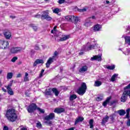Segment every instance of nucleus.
I'll return each instance as SVG.
<instances>
[{
	"label": "nucleus",
	"instance_id": "obj_15",
	"mask_svg": "<svg viewBox=\"0 0 130 130\" xmlns=\"http://www.w3.org/2000/svg\"><path fill=\"white\" fill-rule=\"evenodd\" d=\"M87 70L88 67L87 66H84L79 69V73H85V72H87Z\"/></svg>",
	"mask_w": 130,
	"mask_h": 130
},
{
	"label": "nucleus",
	"instance_id": "obj_36",
	"mask_svg": "<svg viewBox=\"0 0 130 130\" xmlns=\"http://www.w3.org/2000/svg\"><path fill=\"white\" fill-rule=\"evenodd\" d=\"M30 27H31L32 28V29L34 30V31H37L38 28H37L36 25H35V24H30Z\"/></svg>",
	"mask_w": 130,
	"mask_h": 130
},
{
	"label": "nucleus",
	"instance_id": "obj_3",
	"mask_svg": "<svg viewBox=\"0 0 130 130\" xmlns=\"http://www.w3.org/2000/svg\"><path fill=\"white\" fill-rule=\"evenodd\" d=\"M58 58V53L57 51H55L51 57H49L48 60H47L46 66V68H49L51 64L54 61V60H56Z\"/></svg>",
	"mask_w": 130,
	"mask_h": 130
},
{
	"label": "nucleus",
	"instance_id": "obj_37",
	"mask_svg": "<svg viewBox=\"0 0 130 130\" xmlns=\"http://www.w3.org/2000/svg\"><path fill=\"white\" fill-rule=\"evenodd\" d=\"M56 28H57V26H55L53 29L51 30V33H52V34H54V33H56V31H57V29H56Z\"/></svg>",
	"mask_w": 130,
	"mask_h": 130
},
{
	"label": "nucleus",
	"instance_id": "obj_22",
	"mask_svg": "<svg viewBox=\"0 0 130 130\" xmlns=\"http://www.w3.org/2000/svg\"><path fill=\"white\" fill-rule=\"evenodd\" d=\"M102 85V82L96 80L94 82V87H100Z\"/></svg>",
	"mask_w": 130,
	"mask_h": 130
},
{
	"label": "nucleus",
	"instance_id": "obj_31",
	"mask_svg": "<svg viewBox=\"0 0 130 130\" xmlns=\"http://www.w3.org/2000/svg\"><path fill=\"white\" fill-rule=\"evenodd\" d=\"M106 69L108 70H114L115 69V66L112 65V66H107Z\"/></svg>",
	"mask_w": 130,
	"mask_h": 130
},
{
	"label": "nucleus",
	"instance_id": "obj_8",
	"mask_svg": "<svg viewBox=\"0 0 130 130\" xmlns=\"http://www.w3.org/2000/svg\"><path fill=\"white\" fill-rule=\"evenodd\" d=\"M9 44L7 41L0 40V48L2 49H6V48L9 47Z\"/></svg>",
	"mask_w": 130,
	"mask_h": 130
},
{
	"label": "nucleus",
	"instance_id": "obj_26",
	"mask_svg": "<svg viewBox=\"0 0 130 130\" xmlns=\"http://www.w3.org/2000/svg\"><path fill=\"white\" fill-rule=\"evenodd\" d=\"M70 101H73L75 99H77V95L76 94H71L69 98Z\"/></svg>",
	"mask_w": 130,
	"mask_h": 130
},
{
	"label": "nucleus",
	"instance_id": "obj_48",
	"mask_svg": "<svg viewBox=\"0 0 130 130\" xmlns=\"http://www.w3.org/2000/svg\"><path fill=\"white\" fill-rule=\"evenodd\" d=\"M87 8L85 7L83 9H80L79 10V12H86V11H87Z\"/></svg>",
	"mask_w": 130,
	"mask_h": 130
},
{
	"label": "nucleus",
	"instance_id": "obj_44",
	"mask_svg": "<svg viewBox=\"0 0 130 130\" xmlns=\"http://www.w3.org/2000/svg\"><path fill=\"white\" fill-rule=\"evenodd\" d=\"M45 20H47V21H51V20H52V18L49 16V15H48V17L46 18Z\"/></svg>",
	"mask_w": 130,
	"mask_h": 130
},
{
	"label": "nucleus",
	"instance_id": "obj_7",
	"mask_svg": "<svg viewBox=\"0 0 130 130\" xmlns=\"http://www.w3.org/2000/svg\"><path fill=\"white\" fill-rule=\"evenodd\" d=\"M22 51V48L21 47H13L10 49V52L12 54H16V53H19Z\"/></svg>",
	"mask_w": 130,
	"mask_h": 130
},
{
	"label": "nucleus",
	"instance_id": "obj_58",
	"mask_svg": "<svg viewBox=\"0 0 130 130\" xmlns=\"http://www.w3.org/2000/svg\"><path fill=\"white\" fill-rule=\"evenodd\" d=\"M129 112H130V109L129 108L126 109V114H129Z\"/></svg>",
	"mask_w": 130,
	"mask_h": 130
},
{
	"label": "nucleus",
	"instance_id": "obj_52",
	"mask_svg": "<svg viewBox=\"0 0 130 130\" xmlns=\"http://www.w3.org/2000/svg\"><path fill=\"white\" fill-rule=\"evenodd\" d=\"M34 17L35 18H40V17H41V15H40L39 14H37V15H34Z\"/></svg>",
	"mask_w": 130,
	"mask_h": 130
},
{
	"label": "nucleus",
	"instance_id": "obj_38",
	"mask_svg": "<svg viewBox=\"0 0 130 130\" xmlns=\"http://www.w3.org/2000/svg\"><path fill=\"white\" fill-rule=\"evenodd\" d=\"M37 109L38 110V111H39V112H40V113H44L45 112V111L44 110V109H41L40 108H37Z\"/></svg>",
	"mask_w": 130,
	"mask_h": 130
},
{
	"label": "nucleus",
	"instance_id": "obj_64",
	"mask_svg": "<svg viewBox=\"0 0 130 130\" xmlns=\"http://www.w3.org/2000/svg\"><path fill=\"white\" fill-rule=\"evenodd\" d=\"M111 3V4H114V3H115V1L112 0Z\"/></svg>",
	"mask_w": 130,
	"mask_h": 130
},
{
	"label": "nucleus",
	"instance_id": "obj_4",
	"mask_svg": "<svg viewBox=\"0 0 130 130\" xmlns=\"http://www.w3.org/2000/svg\"><path fill=\"white\" fill-rule=\"evenodd\" d=\"M87 90V84L85 82H82L81 84V86L77 89V93L80 96H83L85 93H86V91Z\"/></svg>",
	"mask_w": 130,
	"mask_h": 130
},
{
	"label": "nucleus",
	"instance_id": "obj_29",
	"mask_svg": "<svg viewBox=\"0 0 130 130\" xmlns=\"http://www.w3.org/2000/svg\"><path fill=\"white\" fill-rule=\"evenodd\" d=\"M93 122H94V120H93L92 119L89 120V123L90 125V128H93V127H94V125H93Z\"/></svg>",
	"mask_w": 130,
	"mask_h": 130
},
{
	"label": "nucleus",
	"instance_id": "obj_53",
	"mask_svg": "<svg viewBox=\"0 0 130 130\" xmlns=\"http://www.w3.org/2000/svg\"><path fill=\"white\" fill-rule=\"evenodd\" d=\"M34 53H35V51L34 50H30V54L31 55H33V54H34Z\"/></svg>",
	"mask_w": 130,
	"mask_h": 130
},
{
	"label": "nucleus",
	"instance_id": "obj_14",
	"mask_svg": "<svg viewBox=\"0 0 130 130\" xmlns=\"http://www.w3.org/2000/svg\"><path fill=\"white\" fill-rule=\"evenodd\" d=\"M109 119V117L108 115L105 116V117L103 118L101 122L102 125L105 124V123H106V122L108 121Z\"/></svg>",
	"mask_w": 130,
	"mask_h": 130
},
{
	"label": "nucleus",
	"instance_id": "obj_56",
	"mask_svg": "<svg viewBox=\"0 0 130 130\" xmlns=\"http://www.w3.org/2000/svg\"><path fill=\"white\" fill-rule=\"evenodd\" d=\"M3 130H9V127L7 126H5L3 128Z\"/></svg>",
	"mask_w": 130,
	"mask_h": 130
},
{
	"label": "nucleus",
	"instance_id": "obj_54",
	"mask_svg": "<svg viewBox=\"0 0 130 130\" xmlns=\"http://www.w3.org/2000/svg\"><path fill=\"white\" fill-rule=\"evenodd\" d=\"M110 119H111V120H112V121H113V120H114V117H113V115H111L110 116Z\"/></svg>",
	"mask_w": 130,
	"mask_h": 130
},
{
	"label": "nucleus",
	"instance_id": "obj_35",
	"mask_svg": "<svg viewBox=\"0 0 130 130\" xmlns=\"http://www.w3.org/2000/svg\"><path fill=\"white\" fill-rule=\"evenodd\" d=\"M48 16V13H44V14H42L41 17L42 19H44L45 20L47 18Z\"/></svg>",
	"mask_w": 130,
	"mask_h": 130
},
{
	"label": "nucleus",
	"instance_id": "obj_62",
	"mask_svg": "<svg viewBox=\"0 0 130 130\" xmlns=\"http://www.w3.org/2000/svg\"><path fill=\"white\" fill-rule=\"evenodd\" d=\"M2 90H3V92H7V90L4 88H2Z\"/></svg>",
	"mask_w": 130,
	"mask_h": 130
},
{
	"label": "nucleus",
	"instance_id": "obj_6",
	"mask_svg": "<svg viewBox=\"0 0 130 130\" xmlns=\"http://www.w3.org/2000/svg\"><path fill=\"white\" fill-rule=\"evenodd\" d=\"M37 109V105L34 103L31 104L27 108V110L29 113H32V112H34L35 110Z\"/></svg>",
	"mask_w": 130,
	"mask_h": 130
},
{
	"label": "nucleus",
	"instance_id": "obj_40",
	"mask_svg": "<svg viewBox=\"0 0 130 130\" xmlns=\"http://www.w3.org/2000/svg\"><path fill=\"white\" fill-rule=\"evenodd\" d=\"M18 60V57L17 56H14L13 57L11 61H12V62H16V60Z\"/></svg>",
	"mask_w": 130,
	"mask_h": 130
},
{
	"label": "nucleus",
	"instance_id": "obj_17",
	"mask_svg": "<svg viewBox=\"0 0 130 130\" xmlns=\"http://www.w3.org/2000/svg\"><path fill=\"white\" fill-rule=\"evenodd\" d=\"M110 100H111V96L108 97L106 100L103 102V106H104V107H106L108 103H109Z\"/></svg>",
	"mask_w": 130,
	"mask_h": 130
},
{
	"label": "nucleus",
	"instance_id": "obj_11",
	"mask_svg": "<svg viewBox=\"0 0 130 130\" xmlns=\"http://www.w3.org/2000/svg\"><path fill=\"white\" fill-rule=\"evenodd\" d=\"M44 61H43V60L40 59H37L36 60L35 62L34 63V66L36 67L38 64H39V63H44Z\"/></svg>",
	"mask_w": 130,
	"mask_h": 130
},
{
	"label": "nucleus",
	"instance_id": "obj_61",
	"mask_svg": "<svg viewBox=\"0 0 130 130\" xmlns=\"http://www.w3.org/2000/svg\"><path fill=\"white\" fill-rule=\"evenodd\" d=\"M75 129V128L74 127H71V128H70L69 129H67L66 130H74Z\"/></svg>",
	"mask_w": 130,
	"mask_h": 130
},
{
	"label": "nucleus",
	"instance_id": "obj_41",
	"mask_svg": "<svg viewBox=\"0 0 130 130\" xmlns=\"http://www.w3.org/2000/svg\"><path fill=\"white\" fill-rule=\"evenodd\" d=\"M53 12L55 14H58V13H59V9L58 8L54 9V10H53Z\"/></svg>",
	"mask_w": 130,
	"mask_h": 130
},
{
	"label": "nucleus",
	"instance_id": "obj_46",
	"mask_svg": "<svg viewBox=\"0 0 130 130\" xmlns=\"http://www.w3.org/2000/svg\"><path fill=\"white\" fill-rule=\"evenodd\" d=\"M130 89V83L126 86L124 87V90H129Z\"/></svg>",
	"mask_w": 130,
	"mask_h": 130
},
{
	"label": "nucleus",
	"instance_id": "obj_55",
	"mask_svg": "<svg viewBox=\"0 0 130 130\" xmlns=\"http://www.w3.org/2000/svg\"><path fill=\"white\" fill-rule=\"evenodd\" d=\"M126 124L128 126H130V119H129L127 121Z\"/></svg>",
	"mask_w": 130,
	"mask_h": 130
},
{
	"label": "nucleus",
	"instance_id": "obj_47",
	"mask_svg": "<svg viewBox=\"0 0 130 130\" xmlns=\"http://www.w3.org/2000/svg\"><path fill=\"white\" fill-rule=\"evenodd\" d=\"M43 73H44V70L42 69L39 76V78H42L43 76Z\"/></svg>",
	"mask_w": 130,
	"mask_h": 130
},
{
	"label": "nucleus",
	"instance_id": "obj_5",
	"mask_svg": "<svg viewBox=\"0 0 130 130\" xmlns=\"http://www.w3.org/2000/svg\"><path fill=\"white\" fill-rule=\"evenodd\" d=\"M94 20H96V16H92L91 17H88L85 20L84 26H85V27H89L91 26V24H93Z\"/></svg>",
	"mask_w": 130,
	"mask_h": 130
},
{
	"label": "nucleus",
	"instance_id": "obj_51",
	"mask_svg": "<svg viewBox=\"0 0 130 130\" xmlns=\"http://www.w3.org/2000/svg\"><path fill=\"white\" fill-rule=\"evenodd\" d=\"M37 126L38 127H41V126H42V125H41V123H40V122L37 123Z\"/></svg>",
	"mask_w": 130,
	"mask_h": 130
},
{
	"label": "nucleus",
	"instance_id": "obj_33",
	"mask_svg": "<svg viewBox=\"0 0 130 130\" xmlns=\"http://www.w3.org/2000/svg\"><path fill=\"white\" fill-rule=\"evenodd\" d=\"M7 78L8 80H10L13 78V73H8L7 74Z\"/></svg>",
	"mask_w": 130,
	"mask_h": 130
},
{
	"label": "nucleus",
	"instance_id": "obj_27",
	"mask_svg": "<svg viewBox=\"0 0 130 130\" xmlns=\"http://www.w3.org/2000/svg\"><path fill=\"white\" fill-rule=\"evenodd\" d=\"M28 76H29V74H28L27 73H25L23 81L28 82V81H29V77H28Z\"/></svg>",
	"mask_w": 130,
	"mask_h": 130
},
{
	"label": "nucleus",
	"instance_id": "obj_50",
	"mask_svg": "<svg viewBox=\"0 0 130 130\" xmlns=\"http://www.w3.org/2000/svg\"><path fill=\"white\" fill-rule=\"evenodd\" d=\"M64 1H65L64 0H59L58 3L60 5H61V4H63V3H64Z\"/></svg>",
	"mask_w": 130,
	"mask_h": 130
},
{
	"label": "nucleus",
	"instance_id": "obj_23",
	"mask_svg": "<svg viewBox=\"0 0 130 130\" xmlns=\"http://www.w3.org/2000/svg\"><path fill=\"white\" fill-rule=\"evenodd\" d=\"M123 93L126 95L127 97H128V96L130 97V89H124Z\"/></svg>",
	"mask_w": 130,
	"mask_h": 130
},
{
	"label": "nucleus",
	"instance_id": "obj_24",
	"mask_svg": "<svg viewBox=\"0 0 130 130\" xmlns=\"http://www.w3.org/2000/svg\"><path fill=\"white\" fill-rule=\"evenodd\" d=\"M52 91L53 92V93L55 94V96H58L59 94V92L57 89L55 88H53L52 89Z\"/></svg>",
	"mask_w": 130,
	"mask_h": 130
},
{
	"label": "nucleus",
	"instance_id": "obj_57",
	"mask_svg": "<svg viewBox=\"0 0 130 130\" xmlns=\"http://www.w3.org/2000/svg\"><path fill=\"white\" fill-rule=\"evenodd\" d=\"M22 77V75L21 74H17L16 78H21Z\"/></svg>",
	"mask_w": 130,
	"mask_h": 130
},
{
	"label": "nucleus",
	"instance_id": "obj_39",
	"mask_svg": "<svg viewBox=\"0 0 130 130\" xmlns=\"http://www.w3.org/2000/svg\"><path fill=\"white\" fill-rule=\"evenodd\" d=\"M45 95H51V90L50 89L46 90Z\"/></svg>",
	"mask_w": 130,
	"mask_h": 130
},
{
	"label": "nucleus",
	"instance_id": "obj_2",
	"mask_svg": "<svg viewBox=\"0 0 130 130\" xmlns=\"http://www.w3.org/2000/svg\"><path fill=\"white\" fill-rule=\"evenodd\" d=\"M54 118H55V114L53 113H50L49 115L45 116L44 120H46V121H45V123H46L48 125L51 126V125H52V122L51 120L54 119Z\"/></svg>",
	"mask_w": 130,
	"mask_h": 130
},
{
	"label": "nucleus",
	"instance_id": "obj_60",
	"mask_svg": "<svg viewBox=\"0 0 130 130\" xmlns=\"http://www.w3.org/2000/svg\"><path fill=\"white\" fill-rule=\"evenodd\" d=\"M126 118H129V114H126Z\"/></svg>",
	"mask_w": 130,
	"mask_h": 130
},
{
	"label": "nucleus",
	"instance_id": "obj_63",
	"mask_svg": "<svg viewBox=\"0 0 130 130\" xmlns=\"http://www.w3.org/2000/svg\"><path fill=\"white\" fill-rule=\"evenodd\" d=\"M106 3L107 5H108L109 4H110V2L108 1H107L106 2Z\"/></svg>",
	"mask_w": 130,
	"mask_h": 130
},
{
	"label": "nucleus",
	"instance_id": "obj_49",
	"mask_svg": "<svg viewBox=\"0 0 130 130\" xmlns=\"http://www.w3.org/2000/svg\"><path fill=\"white\" fill-rule=\"evenodd\" d=\"M35 50H40V48H39V46H38V45H36L35 46Z\"/></svg>",
	"mask_w": 130,
	"mask_h": 130
},
{
	"label": "nucleus",
	"instance_id": "obj_25",
	"mask_svg": "<svg viewBox=\"0 0 130 130\" xmlns=\"http://www.w3.org/2000/svg\"><path fill=\"white\" fill-rule=\"evenodd\" d=\"M125 42L128 44V45H130V36L125 37Z\"/></svg>",
	"mask_w": 130,
	"mask_h": 130
},
{
	"label": "nucleus",
	"instance_id": "obj_13",
	"mask_svg": "<svg viewBox=\"0 0 130 130\" xmlns=\"http://www.w3.org/2000/svg\"><path fill=\"white\" fill-rule=\"evenodd\" d=\"M3 34L7 39H10V38H11V37L12 36L11 32L9 31H6L5 32H3Z\"/></svg>",
	"mask_w": 130,
	"mask_h": 130
},
{
	"label": "nucleus",
	"instance_id": "obj_45",
	"mask_svg": "<svg viewBox=\"0 0 130 130\" xmlns=\"http://www.w3.org/2000/svg\"><path fill=\"white\" fill-rule=\"evenodd\" d=\"M115 103H117V101L114 100L110 102V105H113V104H115Z\"/></svg>",
	"mask_w": 130,
	"mask_h": 130
},
{
	"label": "nucleus",
	"instance_id": "obj_19",
	"mask_svg": "<svg viewBox=\"0 0 130 130\" xmlns=\"http://www.w3.org/2000/svg\"><path fill=\"white\" fill-rule=\"evenodd\" d=\"M117 113L120 115V116H123L126 113V112H125V110L123 109H121L120 110H118Z\"/></svg>",
	"mask_w": 130,
	"mask_h": 130
},
{
	"label": "nucleus",
	"instance_id": "obj_9",
	"mask_svg": "<svg viewBox=\"0 0 130 130\" xmlns=\"http://www.w3.org/2000/svg\"><path fill=\"white\" fill-rule=\"evenodd\" d=\"M102 54H99L98 55H94L90 59V60H96V61H101L102 60Z\"/></svg>",
	"mask_w": 130,
	"mask_h": 130
},
{
	"label": "nucleus",
	"instance_id": "obj_10",
	"mask_svg": "<svg viewBox=\"0 0 130 130\" xmlns=\"http://www.w3.org/2000/svg\"><path fill=\"white\" fill-rule=\"evenodd\" d=\"M64 111H65L64 108H56L54 110V112L55 113H57V114H60V113H62V112H64Z\"/></svg>",
	"mask_w": 130,
	"mask_h": 130
},
{
	"label": "nucleus",
	"instance_id": "obj_18",
	"mask_svg": "<svg viewBox=\"0 0 130 130\" xmlns=\"http://www.w3.org/2000/svg\"><path fill=\"white\" fill-rule=\"evenodd\" d=\"M102 28V26L101 25L99 24H96L94 26L93 30L95 32L97 31H100V29Z\"/></svg>",
	"mask_w": 130,
	"mask_h": 130
},
{
	"label": "nucleus",
	"instance_id": "obj_34",
	"mask_svg": "<svg viewBox=\"0 0 130 130\" xmlns=\"http://www.w3.org/2000/svg\"><path fill=\"white\" fill-rule=\"evenodd\" d=\"M103 97H104L103 94L100 95L99 96L96 98V101H99V102L102 101V100H103Z\"/></svg>",
	"mask_w": 130,
	"mask_h": 130
},
{
	"label": "nucleus",
	"instance_id": "obj_28",
	"mask_svg": "<svg viewBox=\"0 0 130 130\" xmlns=\"http://www.w3.org/2000/svg\"><path fill=\"white\" fill-rule=\"evenodd\" d=\"M7 89L8 93V94H9V95H14V91H13V90L11 88L8 87V88Z\"/></svg>",
	"mask_w": 130,
	"mask_h": 130
},
{
	"label": "nucleus",
	"instance_id": "obj_12",
	"mask_svg": "<svg viewBox=\"0 0 130 130\" xmlns=\"http://www.w3.org/2000/svg\"><path fill=\"white\" fill-rule=\"evenodd\" d=\"M83 120H84V117H78L77 118H76L75 122V125H76V124H78V123H79V122H82V121H83Z\"/></svg>",
	"mask_w": 130,
	"mask_h": 130
},
{
	"label": "nucleus",
	"instance_id": "obj_20",
	"mask_svg": "<svg viewBox=\"0 0 130 130\" xmlns=\"http://www.w3.org/2000/svg\"><path fill=\"white\" fill-rule=\"evenodd\" d=\"M75 18V16L72 15V16H67L65 17L66 20H67V21H70V22H72V21H73V20H74V18Z\"/></svg>",
	"mask_w": 130,
	"mask_h": 130
},
{
	"label": "nucleus",
	"instance_id": "obj_1",
	"mask_svg": "<svg viewBox=\"0 0 130 130\" xmlns=\"http://www.w3.org/2000/svg\"><path fill=\"white\" fill-rule=\"evenodd\" d=\"M6 115L8 120L12 122L16 121V120H17V118H18V116L17 115V114H16V110L14 109H10L8 110L6 112Z\"/></svg>",
	"mask_w": 130,
	"mask_h": 130
},
{
	"label": "nucleus",
	"instance_id": "obj_43",
	"mask_svg": "<svg viewBox=\"0 0 130 130\" xmlns=\"http://www.w3.org/2000/svg\"><path fill=\"white\" fill-rule=\"evenodd\" d=\"M13 82H14L13 80L10 81V84H8V86H6V88H11V86H12V85H13Z\"/></svg>",
	"mask_w": 130,
	"mask_h": 130
},
{
	"label": "nucleus",
	"instance_id": "obj_30",
	"mask_svg": "<svg viewBox=\"0 0 130 130\" xmlns=\"http://www.w3.org/2000/svg\"><path fill=\"white\" fill-rule=\"evenodd\" d=\"M117 76H118V74H114L111 78V81L112 82H114V81H115V79L116 78V77H117Z\"/></svg>",
	"mask_w": 130,
	"mask_h": 130
},
{
	"label": "nucleus",
	"instance_id": "obj_16",
	"mask_svg": "<svg viewBox=\"0 0 130 130\" xmlns=\"http://www.w3.org/2000/svg\"><path fill=\"white\" fill-rule=\"evenodd\" d=\"M126 100H127V96L126 95L122 93L120 99L121 102L124 103L126 101Z\"/></svg>",
	"mask_w": 130,
	"mask_h": 130
},
{
	"label": "nucleus",
	"instance_id": "obj_21",
	"mask_svg": "<svg viewBox=\"0 0 130 130\" xmlns=\"http://www.w3.org/2000/svg\"><path fill=\"white\" fill-rule=\"evenodd\" d=\"M70 38V36L69 35H67V36H64L62 38H61L59 40V41H66V40H68Z\"/></svg>",
	"mask_w": 130,
	"mask_h": 130
},
{
	"label": "nucleus",
	"instance_id": "obj_59",
	"mask_svg": "<svg viewBox=\"0 0 130 130\" xmlns=\"http://www.w3.org/2000/svg\"><path fill=\"white\" fill-rule=\"evenodd\" d=\"M20 130H28V129H27V128L25 127H23L20 128Z\"/></svg>",
	"mask_w": 130,
	"mask_h": 130
},
{
	"label": "nucleus",
	"instance_id": "obj_32",
	"mask_svg": "<svg viewBox=\"0 0 130 130\" xmlns=\"http://www.w3.org/2000/svg\"><path fill=\"white\" fill-rule=\"evenodd\" d=\"M95 47H96V44L89 46L87 49L88 50H92V49H95Z\"/></svg>",
	"mask_w": 130,
	"mask_h": 130
},
{
	"label": "nucleus",
	"instance_id": "obj_42",
	"mask_svg": "<svg viewBox=\"0 0 130 130\" xmlns=\"http://www.w3.org/2000/svg\"><path fill=\"white\" fill-rule=\"evenodd\" d=\"M74 20L75 21V23L77 24V23L79 22V17L77 16H74Z\"/></svg>",
	"mask_w": 130,
	"mask_h": 130
}]
</instances>
